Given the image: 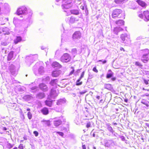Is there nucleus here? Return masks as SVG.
<instances>
[{
	"instance_id": "1",
	"label": "nucleus",
	"mask_w": 149,
	"mask_h": 149,
	"mask_svg": "<svg viewBox=\"0 0 149 149\" xmlns=\"http://www.w3.org/2000/svg\"><path fill=\"white\" fill-rule=\"evenodd\" d=\"M111 16L113 18H122L124 19L125 15L122 10L120 9L116 8L112 12Z\"/></svg>"
},
{
	"instance_id": "2",
	"label": "nucleus",
	"mask_w": 149,
	"mask_h": 149,
	"mask_svg": "<svg viewBox=\"0 0 149 149\" xmlns=\"http://www.w3.org/2000/svg\"><path fill=\"white\" fill-rule=\"evenodd\" d=\"M142 53L143 54L141 57V61L143 63H146L148 61L149 55V50L146 49L142 50Z\"/></svg>"
},
{
	"instance_id": "3",
	"label": "nucleus",
	"mask_w": 149,
	"mask_h": 149,
	"mask_svg": "<svg viewBox=\"0 0 149 149\" xmlns=\"http://www.w3.org/2000/svg\"><path fill=\"white\" fill-rule=\"evenodd\" d=\"M71 59V56L68 53L63 54L60 58V61L63 63H67L70 61Z\"/></svg>"
},
{
	"instance_id": "4",
	"label": "nucleus",
	"mask_w": 149,
	"mask_h": 149,
	"mask_svg": "<svg viewBox=\"0 0 149 149\" xmlns=\"http://www.w3.org/2000/svg\"><path fill=\"white\" fill-rule=\"evenodd\" d=\"M139 17L144 18L146 21H149V10H146L143 11V13L140 14L139 15Z\"/></svg>"
},
{
	"instance_id": "5",
	"label": "nucleus",
	"mask_w": 149,
	"mask_h": 149,
	"mask_svg": "<svg viewBox=\"0 0 149 149\" xmlns=\"http://www.w3.org/2000/svg\"><path fill=\"white\" fill-rule=\"evenodd\" d=\"M58 90L56 91L54 89L51 90L49 95L48 96V99L50 100L51 98H54L57 96L58 93Z\"/></svg>"
},
{
	"instance_id": "6",
	"label": "nucleus",
	"mask_w": 149,
	"mask_h": 149,
	"mask_svg": "<svg viewBox=\"0 0 149 149\" xmlns=\"http://www.w3.org/2000/svg\"><path fill=\"white\" fill-rule=\"evenodd\" d=\"M26 10V8L25 7L22 6L17 9L16 13L18 15H20L24 13Z\"/></svg>"
},
{
	"instance_id": "7",
	"label": "nucleus",
	"mask_w": 149,
	"mask_h": 149,
	"mask_svg": "<svg viewBox=\"0 0 149 149\" xmlns=\"http://www.w3.org/2000/svg\"><path fill=\"white\" fill-rule=\"evenodd\" d=\"M62 71L60 70H54L52 72L51 75L54 77H57L61 74Z\"/></svg>"
},
{
	"instance_id": "8",
	"label": "nucleus",
	"mask_w": 149,
	"mask_h": 149,
	"mask_svg": "<svg viewBox=\"0 0 149 149\" xmlns=\"http://www.w3.org/2000/svg\"><path fill=\"white\" fill-rule=\"evenodd\" d=\"M40 111L42 114L44 115H47L49 114V111L48 108L44 107L40 110Z\"/></svg>"
},
{
	"instance_id": "9",
	"label": "nucleus",
	"mask_w": 149,
	"mask_h": 149,
	"mask_svg": "<svg viewBox=\"0 0 149 149\" xmlns=\"http://www.w3.org/2000/svg\"><path fill=\"white\" fill-rule=\"evenodd\" d=\"M136 2L142 7L146 8L147 6V4L144 1L141 0H137Z\"/></svg>"
},
{
	"instance_id": "10",
	"label": "nucleus",
	"mask_w": 149,
	"mask_h": 149,
	"mask_svg": "<svg viewBox=\"0 0 149 149\" xmlns=\"http://www.w3.org/2000/svg\"><path fill=\"white\" fill-rule=\"evenodd\" d=\"M72 38L74 39H78L81 38V33L79 31H76L74 32L72 36Z\"/></svg>"
},
{
	"instance_id": "11",
	"label": "nucleus",
	"mask_w": 149,
	"mask_h": 149,
	"mask_svg": "<svg viewBox=\"0 0 149 149\" xmlns=\"http://www.w3.org/2000/svg\"><path fill=\"white\" fill-rule=\"evenodd\" d=\"M40 88L44 91H47L48 90V87L47 85L45 84L42 83L39 85Z\"/></svg>"
},
{
	"instance_id": "12",
	"label": "nucleus",
	"mask_w": 149,
	"mask_h": 149,
	"mask_svg": "<svg viewBox=\"0 0 149 149\" xmlns=\"http://www.w3.org/2000/svg\"><path fill=\"white\" fill-rule=\"evenodd\" d=\"M52 66L54 68L56 67L61 68L62 65L58 62L56 61L53 62L52 64Z\"/></svg>"
},
{
	"instance_id": "13",
	"label": "nucleus",
	"mask_w": 149,
	"mask_h": 149,
	"mask_svg": "<svg viewBox=\"0 0 149 149\" xmlns=\"http://www.w3.org/2000/svg\"><path fill=\"white\" fill-rule=\"evenodd\" d=\"M79 20V19H77V17H71L70 18L69 22L70 23L73 24L75 23L76 22L78 21Z\"/></svg>"
},
{
	"instance_id": "14",
	"label": "nucleus",
	"mask_w": 149,
	"mask_h": 149,
	"mask_svg": "<svg viewBox=\"0 0 149 149\" xmlns=\"http://www.w3.org/2000/svg\"><path fill=\"white\" fill-rule=\"evenodd\" d=\"M115 23L119 26H121L124 25V22L122 20H118L116 21Z\"/></svg>"
},
{
	"instance_id": "15",
	"label": "nucleus",
	"mask_w": 149,
	"mask_h": 149,
	"mask_svg": "<svg viewBox=\"0 0 149 149\" xmlns=\"http://www.w3.org/2000/svg\"><path fill=\"white\" fill-rule=\"evenodd\" d=\"M13 52L12 51L10 52L9 53L7 58V60L8 61H9L11 60L13 57Z\"/></svg>"
},
{
	"instance_id": "16",
	"label": "nucleus",
	"mask_w": 149,
	"mask_h": 149,
	"mask_svg": "<svg viewBox=\"0 0 149 149\" xmlns=\"http://www.w3.org/2000/svg\"><path fill=\"white\" fill-rule=\"evenodd\" d=\"M36 97L38 99H42L45 97V95L43 93H40L36 95Z\"/></svg>"
},
{
	"instance_id": "17",
	"label": "nucleus",
	"mask_w": 149,
	"mask_h": 149,
	"mask_svg": "<svg viewBox=\"0 0 149 149\" xmlns=\"http://www.w3.org/2000/svg\"><path fill=\"white\" fill-rule=\"evenodd\" d=\"M45 103L46 105L49 107H51L52 104V100H46L45 101Z\"/></svg>"
},
{
	"instance_id": "18",
	"label": "nucleus",
	"mask_w": 149,
	"mask_h": 149,
	"mask_svg": "<svg viewBox=\"0 0 149 149\" xmlns=\"http://www.w3.org/2000/svg\"><path fill=\"white\" fill-rule=\"evenodd\" d=\"M123 30V29L121 28L116 27L114 28L113 31L115 33L117 34L119 32L122 31Z\"/></svg>"
},
{
	"instance_id": "19",
	"label": "nucleus",
	"mask_w": 149,
	"mask_h": 149,
	"mask_svg": "<svg viewBox=\"0 0 149 149\" xmlns=\"http://www.w3.org/2000/svg\"><path fill=\"white\" fill-rule=\"evenodd\" d=\"M104 88L109 90H111L113 89L111 85L108 84H105Z\"/></svg>"
},
{
	"instance_id": "20",
	"label": "nucleus",
	"mask_w": 149,
	"mask_h": 149,
	"mask_svg": "<svg viewBox=\"0 0 149 149\" xmlns=\"http://www.w3.org/2000/svg\"><path fill=\"white\" fill-rule=\"evenodd\" d=\"M58 80L57 79H53L51 80L50 82V84L52 86H54V85L57 84Z\"/></svg>"
},
{
	"instance_id": "21",
	"label": "nucleus",
	"mask_w": 149,
	"mask_h": 149,
	"mask_svg": "<svg viewBox=\"0 0 149 149\" xmlns=\"http://www.w3.org/2000/svg\"><path fill=\"white\" fill-rule=\"evenodd\" d=\"M22 40V38L20 36H17L15 39L14 40V43L15 44H17L18 42H20Z\"/></svg>"
},
{
	"instance_id": "22",
	"label": "nucleus",
	"mask_w": 149,
	"mask_h": 149,
	"mask_svg": "<svg viewBox=\"0 0 149 149\" xmlns=\"http://www.w3.org/2000/svg\"><path fill=\"white\" fill-rule=\"evenodd\" d=\"M63 9H68L70 8L72 6H70V3L64 4L62 5Z\"/></svg>"
},
{
	"instance_id": "23",
	"label": "nucleus",
	"mask_w": 149,
	"mask_h": 149,
	"mask_svg": "<svg viewBox=\"0 0 149 149\" xmlns=\"http://www.w3.org/2000/svg\"><path fill=\"white\" fill-rule=\"evenodd\" d=\"M71 14L76 15H78L79 14V11L77 9H73L71 10Z\"/></svg>"
},
{
	"instance_id": "24",
	"label": "nucleus",
	"mask_w": 149,
	"mask_h": 149,
	"mask_svg": "<svg viewBox=\"0 0 149 149\" xmlns=\"http://www.w3.org/2000/svg\"><path fill=\"white\" fill-rule=\"evenodd\" d=\"M61 122L59 120H56L54 121V124L56 126H58L61 125Z\"/></svg>"
},
{
	"instance_id": "25",
	"label": "nucleus",
	"mask_w": 149,
	"mask_h": 149,
	"mask_svg": "<svg viewBox=\"0 0 149 149\" xmlns=\"http://www.w3.org/2000/svg\"><path fill=\"white\" fill-rule=\"evenodd\" d=\"M43 122H44V123L45 124V125L47 126H49L51 125L50 121L49 120H44L43 121Z\"/></svg>"
},
{
	"instance_id": "26",
	"label": "nucleus",
	"mask_w": 149,
	"mask_h": 149,
	"mask_svg": "<svg viewBox=\"0 0 149 149\" xmlns=\"http://www.w3.org/2000/svg\"><path fill=\"white\" fill-rule=\"evenodd\" d=\"M81 79H78L76 81V85L77 86H79L81 85L82 84V82L80 81Z\"/></svg>"
},
{
	"instance_id": "27",
	"label": "nucleus",
	"mask_w": 149,
	"mask_h": 149,
	"mask_svg": "<svg viewBox=\"0 0 149 149\" xmlns=\"http://www.w3.org/2000/svg\"><path fill=\"white\" fill-rule=\"evenodd\" d=\"M113 75V73L111 72L110 73H108L107 74L106 77L107 79H109Z\"/></svg>"
},
{
	"instance_id": "28",
	"label": "nucleus",
	"mask_w": 149,
	"mask_h": 149,
	"mask_svg": "<svg viewBox=\"0 0 149 149\" xmlns=\"http://www.w3.org/2000/svg\"><path fill=\"white\" fill-rule=\"evenodd\" d=\"M8 29L6 27L3 29V31L4 32V34H8L9 33L8 31Z\"/></svg>"
},
{
	"instance_id": "29",
	"label": "nucleus",
	"mask_w": 149,
	"mask_h": 149,
	"mask_svg": "<svg viewBox=\"0 0 149 149\" xmlns=\"http://www.w3.org/2000/svg\"><path fill=\"white\" fill-rule=\"evenodd\" d=\"M124 0H114V2L116 4H120L123 3Z\"/></svg>"
},
{
	"instance_id": "30",
	"label": "nucleus",
	"mask_w": 149,
	"mask_h": 149,
	"mask_svg": "<svg viewBox=\"0 0 149 149\" xmlns=\"http://www.w3.org/2000/svg\"><path fill=\"white\" fill-rule=\"evenodd\" d=\"M135 65L136 66H138L139 67H142L143 66V65L139 61H136L135 62Z\"/></svg>"
},
{
	"instance_id": "31",
	"label": "nucleus",
	"mask_w": 149,
	"mask_h": 149,
	"mask_svg": "<svg viewBox=\"0 0 149 149\" xmlns=\"http://www.w3.org/2000/svg\"><path fill=\"white\" fill-rule=\"evenodd\" d=\"M27 116L29 119H31L32 118V115L30 112L29 111L28 112L27 114Z\"/></svg>"
},
{
	"instance_id": "32",
	"label": "nucleus",
	"mask_w": 149,
	"mask_h": 149,
	"mask_svg": "<svg viewBox=\"0 0 149 149\" xmlns=\"http://www.w3.org/2000/svg\"><path fill=\"white\" fill-rule=\"evenodd\" d=\"M86 127L87 128H88L89 127H91V122H88L86 124Z\"/></svg>"
},
{
	"instance_id": "33",
	"label": "nucleus",
	"mask_w": 149,
	"mask_h": 149,
	"mask_svg": "<svg viewBox=\"0 0 149 149\" xmlns=\"http://www.w3.org/2000/svg\"><path fill=\"white\" fill-rule=\"evenodd\" d=\"M71 68L72 69V70L70 72L69 75H71L73 74L74 71V68L73 67H72Z\"/></svg>"
},
{
	"instance_id": "34",
	"label": "nucleus",
	"mask_w": 149,
	"mask_h": 149,
	"mask_svg": "<svg viewBox=\"0 0 149 149\" xmlns=\"http://www.w3.org/2000/svg\"><path fill=\"white\" fill-rule=\"evenodd\" d=\"M85 73V71H83L82 73H81V76L80 77H79V79H81L82 78L84 77V74Z\"/></svg>"
},
{
	"instance_id": "35",
	"label": "nucleus",
	"mask_w": 149,
	"mask_h": 149,
	"mask_svg": "<svg viewBox=\"0 0 149 149\" xmlns=\"http://www.w3.org/2000/svg\"><path fill=\"white\" fill-rule=\"evenodd\" d=\"M81 9L82 10H87V8L86 7V6H81Z\"/></svg>"
},
{
	"instance_id": "36",
	"label": "nucleus",
	"mask_w": 149,
	"mask_h": 149,
	"mask_svg": "<svg viewBox=\"0 0 149 149\" xmlns=\"http://www.w3.org/2000/svg\"><path fill=\"white\" fill-rule=\"evenodd\" d=\"M56 133L58 134L60 136L63 137L64 135V134L63 132H56Z\"/></svg>"
},
{
	"instance_id": "37",
	"label": "nucleus",
	"mask_w": 149,
	"mask_h": 149,
	"mask_svg": "<svg viewBox=\"0 0 149 149\" xmlns=\"http://www.w3.org/2000/svg\"><path fill=\"white\" fill-rule=\"evenodd\" d=\"M18 148L20 149H23L24 146H23V144H20L18 146Z\"/></svg>"
},
{
	"instance_id": "38",
	"label": "nucleus",
	"mask_w": 149,
	"mask_h": 149,
	"mask_svg": "<svg viewBox=\"0 0 149 149\" xmlns=\"http://www.w3.org/2000/svg\"><path fill=\"white\" fill-rule=\"evenodd\" d=\"M93 70L94 72L97 73L98 72L97 70V69L96 67H94L93 69Z\"/></svg>"
},
{
	"instance_id": "39",
	"label": "nucleus",
	"mask_w": 149,
	"mask_h": 149,
	"mask_svg": "<svg viewBox=\"0 0 149 149\" xmlns=\"http://www.w3.org/2000/svg\"><path fill=\"white\" fill-rule=\"evenodd\" d=\"M33 133L36 136H37L38 135V133L37 131H34Z\"/></svg>"
},
{
	"instance_id": "40",
	"label": "nucleus",
	"mask_w": 149,
	"mask_h": 149,
	"mask_svg": "<svg viewBox=\"0 0 149 149\" xmlns=\"http://www.w3.org/2000/svg\"><path fill=\"white\" fill-rule=\"evenodd\" d=\"M143 81H144L145 84H146L148 85V81H149V80H147L145 79H144Z\"/></svg>"
},
{
	"instance_id": "41",
	"label": "nucleus",
	"mask_w": 149,
	"mask_h": 149,
	"mask_svg": "<svg viewBox=\"0 0 149 149\" xmlns=\"http://www.w3.org/2000/svg\"><path fill=\"white\" fill-rule=\"evenodd\" d=\"M98 61L102 62L103 64H104L107 62V61L106 60H104L102 61V60H99Z\"/></svg>"
},
{
	"instance_id": "42",
	"label": "nucleus",
	"mask_w": 149,
	"mask_h": 149,
	"mask_svg": "<svg viewBox=\"0 0 149 149\" xmlns=\"http://www.w3.org/2000/svg\"><path fill=\"white\" fill-rule=\"evenodd\" d=\"M77 51V49H75V48L73 49L72 50V52L74 53H76Z\"/></svg>"
},
{
	"instance_id": "43",
	"label": "nucleus",
	"mask_w": 149,
	"mask_h": 149,
	"mask_svg": "<svg viewBox=\"0 0 149 149\" xmlns=\"http://www.w3.org/2000/svg\"><path fill=\"white\" fill-rule=\"evenodd\" d=\"M8 147L9 148H12L13 147V146L11 145L9 143L8 145Z\"/></svg>"
},
{
	"instance_id": "44",
	"label": "nucleus",
	"mask_w": 149,
	"mask_h": 149,
	"mask_svg": "<svg viewBox=\"0 0 149 149\" xmlns=\"http://www.w3.org/2000/svg\"><path fill=\"white\" fill-rule=\"evenodd\" d=\"M149 96V94H145L143 95V96Z\"/></svg>"
},
{
	"instance_id": "45",
	"label": "nucleus",
	"mask_w": 149,
	"mask_h": 149,
	"mask_svg": "<svg viewBox=\"0 0 149 149\" xmlns=\"http://www.w3.org/2000/svg\"><path fill=\"white\" fill-rule=\"evenodd\" d=\"M111 80L112 81H115L116 80V78L114 77H113V78H112L111 79Z\"/></svg>"
},
{
	"instance_id": "46",
	"label": "nucleus",
	"mask_w": 149,
	"mask_h": 149,
	"mask_svg": "<svg viewBox=\"0 0 149 149\" xmlns=\"http://www.w3.org/2000/svg\"><path fill=\"white\" fill-rule=\"evenodd\" d=\"M82 147L83 149H86V146L85 145H83Z\"/></svg>"
},
{
	"instance_id": "47",
	"label": "nucleus",
	"mask_w": 149,
	"mask_h": 149,
	"mask_svg": "<svg viewBox=\"0 0 149 149\" xmlns=\"http://www.w3.org/2000/svg\"><path fill=\"white\" fill-rule=\"evenodd\" d=\"M120 50L121 51H123L124 52L125 51V50L123 48V47H121L120 48Z\"/></svg>"
},
{
	"instance_id": "48",
	"label": "nucleus",
	"mask_w": 149,
	"mask_h": 149,
	"mask_svg": "<svg viewBox=\"0 0 149 149\" xmlns=\"http://www.w3.org/2000/svg\"><path fill=\"white\" fill-rule=\"evenodd\" d=\"M86 93V92H82L79 93L81 95H83L84 94Z\"/></svg>"
},
{
	"instance_id": "49",
	"label": "nucleus",
	"mask_w": 149,
	"mask_h": 149,
	"mask_svg": "<svg viewBox=\"0 0 149 149\" xmlns=\"http://www.w3.org/2000/svg\"><path fill=\"white\" fill-rule=\"evenodd\" d=\"M121 38L122 39V40H123V41H124L125 40V38H124V37L123 36H121Z\"/></svg>"
},
{
	"instance_id": "50",
	"label": "nucleus",
	"mask_w": 149,
	"mask_h": 149,
	"mask_svg": "<svg viewBox=\"0 0 149 149\" xmlns=\"http://www.w3.org/2000/svg\"><path fill=\"white\" fill-rule=\"evenodd\" d=\"M141 103H142L143 104H145V105L147 106V107L148 106V105L147 104H146V103H145L144 102H142Z\"/></svg>"
},
{
	"instance_id": "51",
	"label": "nucleus",
	"mask_w": 149,
	"mask_h": 149,
	"mask_svg": "<svg viewBox=\"0 0 149 149\" xmlns=\"http://www.w3.org/2000/svg\"><path fill=\"white\" fill-rule=\"evenodd\" d=\"M128 100L127 99V98H126L125 99V100H124V101L126 102H128Z\"/></svg>"
},
{
	"instance_id": "52",
	"label": "nucleus",
	"mask_w": 149,
	"mask_h": 149,
	"mask_svg": "<svg viewBox=\"0 0 149 149\" xmlns=\"http://www.w3.org/2000/svg\"><path fill=\"white\" fill-rule=\"evenodd\" d=\"M146 125L148 127H149V123H146Z\"/></svg>"
},
{
	"instance_id": "53",
	"label": "nucleus",
	"mask_w": 149,
	"mask_h": 149,
	"mask_svg": "<svg viewBox=\"0 0 149 149\" xmlns=\"http://www.w3.org/2000/svg\"><path fill=\"white\" fill-rule=\"evenodd\" d=\"M3 130H7V128L6 127H3Z\"/></svg>"
},
{
	"instance_id": "54",
	"label": "nucleus",
	"mask_w": 149,
	"mask_h": 149,
	"mask_svg": "<svg viewBox=\"0 0 149 149\" xmlns=\"http://www.w3.org/2000/svg\"><path fill=\"white\" fill-rule=\"evenodd\" d=\"M96 98L98 100H99L100 99V96H97L96 97Z\"/></svg>"
},
{
	"instance_id": "55",
	"label": "nucleus",
	"mask_w": 149,
	"mask_h": 149,
	"mask_svg": "<svg viewBox=\"0 0 149 149\" xmlns=\"http://www.w3.org/2000/svg\"><path fill=\"white\" fill-rule=\"evenodd\" d=\"M143 90H146L147 91H149V89H145L144 88H143Z\"/></svg>"
},
{
	"instance_id": "56",
	"label": "nucleus",
	"mask_w": 149,
	"mask_h": 149,
	"mask_svg": "<svg viewBox=\"0 0 149 149\" xmlns=\"http://www.w3.org/2000/svg\"><path fill=\"white\" fill-rule=\"evenodd\" d=\"M1 45H6V44H5V43H4V42H3V43H1Z\"/></svg>"
},
{
	"instance_id": "57",
	"label": "nucleus",
	"mask_w": 149,
	"mask_h": 149,
	"mask_svg": "<svg viewBox=\"0 0 149 149\" xmlns=\"http://www.w3.org/2000/svg\"><path fill=\"white\" fill-rule=\"evenodd\" d=\"M9 70H10V72L11 73H12V69H11V68H10L9 69Z\"/></svg>"
},
{
	"instance_id": "58",
	"label": "nucleus",
	"mask_w": 149,
	"mask_h": 149,
	"mask_svg": "<svg viewBox=\"0 0 149 149\" xmlns=\"http://www.w3.org/2000/svg\"><path fill=\"white\" fill-rule=\"evenodd\" d=\"M108 72H111V73L112 72V71H111V70H110H110H108Z\"/></svg>"
},
{
	"instance_id": "59",
	"label": "nucleus",
	"mask_w": 149,
	"mask_h": 149,
	"mask_svg": "<svg viewBox=\"0 0 149 149\" xmlns=\"http://www.w3.org/2000/svg\"><path fill=\"white\" fill-rule=\"evenodd\" d=\"M26 110L27 111H30V109L29 108H28Z\"/></svg>"
},
{
	"instance_id": "60",
	"label": "nucleus",
	"mask_w": 149,
	"mask_h": 149,
	"mask_svg": "<svg viewBox=\"0 0 149 149\" xmlns=\"http://www.w3.org/2000/svg\"><path fill=\"white\" fill-rule=\"evenodd\" d=\"M13 149H17V147H15L14 148H13Z\"/></svg>"
},
{
	"instance_id": "61",
	"label": "nucleus",
	"mask_w": 149,
	"mask_h": 149,
	"mask_svg": "<svg viewBox=\"0 0 149 149\" xmlns=\"http://www.w3.org/2000/svg\"><path fill=\"white\" fill-rule=\"evenodd\" d=\"M102 100H100V102H102Z\"/></svg>"
},
{
	"instance_id": "62",
	"label": "nucleus",
	"mask_w": 149,
	"mask_h": 149,
	"mask_svg": "<svg viewBox=\"0 0 149 149\" xmlns=\"http://www.w3.org/2000/svg\"><path fill=\"white\" fill-rule=\"evenodd\" d=\"M110 128H111L112 130V127H110Z\"/></svg>"
},
{
	"instance_id": "63",
	"label": "nucleus",
	"mask_w": 149,
	"mask_h": 149,
	"mask_svg": "<svg viewBox=\"0 0 149 149\" xmlns=\"http://www.w3.org/2000/svg\"><path fill=\"white\" fill-rule=\"evenodd\" d=\"M117 124L116 123H114V124Z\"/></svg>"
},
{
	"instance_id": "64",
	"label": "nucleus",
	"mask_w": 149,
	"mask_h": 149,
	"mask_svg": "<svg viewBox=\"0 0 149 149\" xmlns=\"http://www.w3.org/2000/svg\"><path fill=\"white\" fill-rule=\"evenodd\" d=\"M1 33V32L0 31V34Z\"/></svg>"
}]
</instances>
